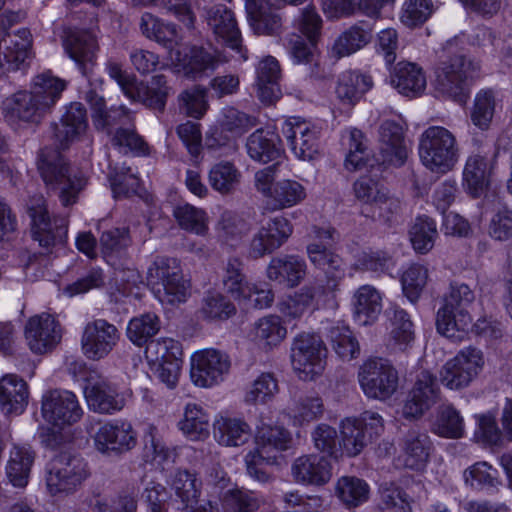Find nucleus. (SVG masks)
I'll return each mask as SVG.
<instances>
[{"instance_id": "f257e3e1", "label": "nucleus", "mask_w": 512, "mask_h": 512, "mask_svg": "<svg viewBox=\"0 0 512 512\" xmlns=\"http://www.w3.org/2000/svg\"><path fill=\"white\" fill-rule=\"evenodd\" d=\"M338 241L332 227H315L312 241L307 245L311 264L325 275V284L305 285L278 303V310L287 319H299L308 310H318L335 305L336 292L345 278L342 258L331 249Z\"/></svg>"}, {"instance_id": "f03ea898", "label": "nucleus", "mask_w": 512, "mask_h": 512, "mask_svg": "<svg viewBox=\"0 0 512 512\" xmlns=\"http://www.w3.org/2000/svg\"><path fill=\"white\" fill-rule=\"evenodd\" d=\"M89 103L95 127L106 130L115 147L125 153L128 151L137 155H148L150 153L148 144L131 126L132 115L126 107L121 105L107 110L104 99L97 95H91Z\"/></svg>"}, {"instance_id": "7ed1b4c3", "label": "nucleus", "mask_w": 512, "mask_h": 512, "mask_svg": "<svg viewBox=\"0 0 512 512\" xmlns=\"http://www.w3.org/2000/svg\"><path fill=\"white\" fill-rule=\"evenodd\" d=\"M475 301L474 291L465 283L453 282L437 311V331L454 340H461L469 332L473 318L470 307Z\"/></svg>"}, {"instance_id": "20e7f679", "label": "nucleus", "mask_w": 512, "mask_h": 512, "mask_svg": "<svg viewBox=\"0 0 512 512\" xmlns=\"http://www.w3.org/2000/svg\"><path fill=\"white\" fill-rule=\"evenodd\" d=\"M38 170L46 186L58 192L64 206L74 204L86 184L84 174L69 166L58 151L42 149L38 158Z\"/></svg>"}, {"instance_id": "39448f33", "label": "nucleus", "mask_w": 512, "mask_h": 512, "mask_svg": "<svg viewBox=\"0 0 512 512\" xmlns=\"http://www.w3.org/2000/svg\"><path fill=\"white\" fill-rule=\"evenodd\" d=\"M418 154L428 170L445 174L454 168L459 159L456 137L445 127L430 126L420 136Z\"/></svg>"}, {"instance_id": "423d86ee", "label": "nucleus", "mask_w": 512, "mask_h": 512, "mask_svg": "<svg viewBox=\"0 0 512 512\" xmlns=\"http://www.w3.org/2000/svg\"><path fill=\"white\" fill-rule=\"evenodd\" d=\"M148 279L161 303L179 304L190 296V283L184 279L179 262L174 258H157L148 269Z\"/></svg>"}, {"instance_id": "0eeeda50", "label": "nucleus", "mask_w": 512, "mask_h": 512, "mask_svg": "<svg viewBox=\"0 0 512 512\" xmlns=\"http://www.w3.org/2000/svg\"><path fill=\"white\" fill-rule=\"evenodd\" d=\"M291 366L302 381L322 376L327 364V348L320 336L302 333L294 338L290 353Z\"/></svg>"}, {"instance_id": "6e6552de", "label": "nucleus", "mask_w": 512, "mask_h": 512, "mask_svg": "<svg viewBox=\"0 0 512 512\" xmlns=\"http://www.w3.org/2000/svg\"><path fill=\"white\" fill-rule=\"evenodd\" d=\"M478 66L463 55L442 61L435 71V90L463 105L466 103L468 83L476 76Z\"/></svg>"}, {"instance_id": "1a4fd4ad", "label": "nucleus", "mask_w": 512, "mask_h": 512, "mask_svg": "<svg viewBox=\"0 0 512 512\" xmlns=\"http://www.w3.org/2000/svg\"><path fill=\"white\" fill-rule=\"evenodd\" d=\"M485 363L481 349L473 346L464 347L441 367L439 380L449 390L465 389L480 376Z\"/></svg>"}, {"instance_id": "9d476101", "label": "nucleus", "mask_w": 512, "mask_h": 512, "mask_svg": "<svg viewBox=\"0 0 512 512\" xmlns=\"http://www.w3.org/2000/svg\"><path fill=\"white\" fill-rule=\"evenodd\" d=\"M384 430L383 418L376 412L365 411L359 417H347L340 422L341 456L356 457L375 436Z\"/></svg>"}, {"instance_id": "9b49d317", "label": "nucleus", "mask_w": 512, "mask_h": 512, "mask_svg": "<svg viewBox=\"0 0 512 512\" xmlns=\"http://www.w3.org/2000/svg\"><path fill=\"white\" fill-rule=\"evenodd\" d=\"M360 387L368 398L385 401L398 389V372L393 364L380 357L370 358L360 367Z\"/></svg>"}, {"instance_id": "f8f14e48", "label": "nucleus", "mask_w": 512, "mask_h": 512, "mask_svg": "<svg viewBox=\"0 0 512 512\" xmlns=\"http://www.w3.org/2000/svg\"><path fill=\"white\" fill-rule=\"evenodd\" d=\"M353 190L356 199L361 203L362 213L367 217L390 220L401 208L400 200L372 178H359L354 183Z\"/></svg>"}, {"instance_id": "ddd939ff", "label": "nucleus", "mask_w": 512, "mask_h": 512, "mask_svg": "<svg viewBox=\"0 0 512 512\" xmlns=\"http://www.w3.org/2000/svg\"><path fill=\"white\" fill-rule=\"evenodd\" d=\"M87 464L77 456L61 454L51 463L46 477V486L52 496L73 493L87 478Z\"/></svg>"}, {"instance_id": "4468645a", "label": "nucleus", "mask_w": 512, "mask_h": 512, "mask_svg": "<svg viewBox=\"0 0 512 512\" xmlns=\"http://www.w3.org/2000/svg\"><path fill=\"white\" fill-rule=\"evenodd\" d=\"M27 212L31 218L33 239L41 247L48 249L64 242L67 234V220L59 216H54L51 219L48 214L46 200L42 195H36L29 199Z\"/></svg>"}, {"instance_id": "2eb2a0df", "label": "nucleus", "mask_w": 512, "mask_h": 512, "mask_svg": "<svg viewBox=\"0 0 512 512\" xmlns=\"http://www.w3.org/2000/svg\"><path fill=\"white\" fill-rule=\"evenodd\" d=\"M190 362L191 380L201 388H211L222 383L231 368L229 355L215 348H206L194 352Z\"/></svg>"}, {"instance_id": "dca6fc26", "label": "nucleus", "mask_w": 512, "mask_h": 512, "mask_svg": "<svg viewBox=\"0 0 512 512\" xmlns=\"http://www.w3.org/2000/svg\"><path fill=\"white\" fill-rule=\"evenodd\" d=\"M281 131L298 159L311 161L320 154L321 128L315 123L300 117H290L284 121Z\"/></svg>"}, {"instance_id": "f3484780", "label": "nucleus", "mask_w": 512, "mask_h": 512, "mask_svg": "<svg viewBox=\"0 0 512 512\" xmlns=\"http://www.w3.org/2000/svg\"><path fill=\"white\" fill-rule=\"evenodd\" d=\"M97 451L103 454L123 452L136 446L137 434L132 424L123 419L99 423L88 429Z\"/></svg>"}, {"instance_id": "a211bd4d", "label": "nucleus", "mask_w": 512, "mask_h": 512, "mask_svg": "<svg viewBox=\"0 0 512 512\" xmlns=\"http://www.w3.org/2000/svg\"><path fill=\"white\" fill-rule=\"evenodd\" d=\"M120 332L117 327L104 319L88 322L81 335L83 355L93 361L106 358L117 346Z\"/></svg>"}, {"instance_id": "6ab92c4d", "label": "nucleus", "mask_w": 512, "mask_h": 512, "mask_svg": "<svg viewBox=\"0 0 512 512\" xmlns=\"http://www.w3.org/2000/svg\"><path fill=\"white\" fill-rule=\"evenodd\" d=\"M292 233L293 225L284 216L263 220L250 241L249 256L259 259L272 254L288 240Z\"/></svg>"}, {"instance_id": "aec40b11", "label": "nucleus", "mask_w": 512, "mask_h": 512, "mask_svg": "<svg viewBox=\"0 0 512 512\" xmlns=\"http://www.w3.org/2000/svg\"><path fill=\"white\" fill-rule=\"evenodd\" d=\"M440 388L437 379L428 370L416 375L414 385L403 404L402 415L407 419H418L440 400Z\"/></svg>"}, {"instance_id": "412c9836", "label": "nucleus", "mask_w": 512, "mask_h": 512, "mask_svg": "<svg viewBox=\"0 0 512 512\" xmlns=\"http://www.w3.org/2000/svg\"><path fill=\"white\" fill-rule=\"evenodd\" d=\"M42 414L49 423L62 428L78 422L83 415V410L74 393L67 390H53L43 397Z\"/></svg>"}, {"instance_id": "4be33fe9", "label": "nucleus", "mask_w": 512, "mask_h": 512, "mask_svg": "<svg viewBox=\"0 0 512 512\" xmlns=\"http://www.w3.org/2000/svg\"><path fill=\"white\" fill-rule=\"evenodd\" d=\"M3 114L10 124H39L50 113L46 104L31 91H20L2 103Z\"/></svg>"}, {"instance_id": "5701e85b", "label": "nucleus", "mask_w": 512, "mask_h": 512, "mask_svg": "<svg viewBox=\"0 0 512 512\" xmlns=\"http://www.w3.org/2000/svg\"><path fill=\"white\" fill-rule=\"evenodd\" d=\"M170 60L178 72L190 78H198L208 70H214L220 63L215 51L203 47L178 45L169 52Z\"/></svg>"}, {"instance_id": "b1692460", "label": "nucleus", "mask_w": 512, "mask_h": 512, "mask_svg": "<svg viewBox=\"0 0 512 512\" xmlns=\"http://www.w3.org/2000/svg\"><path fill=\"white\" fill-rule=\"evenodd\" d=\"M322 20L314 7L305 8L298 20L299 30L309 39L307 44L301 36L293 35L288 42L290 55L296 64L311 63L315 57V40L320 34Z\"/></svg>"}, {"instance_id": "393cba45", "label": "nucleus", "mask_w": 512, "mask_h": 512, "mask_svg": "<svg viewBox=\"0 0 512 512\" xmlns=\"http://www.w3.org/2000/svg\"><path fill=\"white\" fill-rule=\"evenodd\" d=\"M29 348L38 354L52 350L60 342L62 329L56 318L48 313L31 317L25 326Z\"/></svg>"}, {"instance_id": "a878e982", "label": "nucleus", "mask_w": 512, "mask_h": 512, "mask_svg": "<svg viewBox=\"0 0 512 512\" xmlns=\"http://www.w3.org/2000/svg\"><path fill=\"white\" fill-rule=\"evenodd\" d=\"M291 476L295 483L304 486L321 487L330 482L333 476L331 462L316 453L297 457L291 464Z\"/></svg>"}, {"instance_id": "bb28decb", "label": "nucleus", "mask_w": 512, "mask_h": 512, "mask_svg": "<svg viewBox=\"0 0 512 512\" xmlns=\"http://www.w3.org/2000/svg\"><path fill=\"white\" fill-rule=\"evenodd\" d=\"M206 20L214 34L226 45L240 54L242 60H247V50L242 47L241 33L234 13L225 5H214L207 10Z\"/></svg>"}, {"instance_id": "cd10ccee", "label": "nucleus", "mask_w": 512, "mask_h": 512, "mask_svg": "<svg viewBox=\"0 0 512 512\" xmlns=\"http://www.w3.org/2000/svg\"><path fill=\"white\" fill-rule=\"evenodd\" d=\"M308 266L302 257L293 254H285L271 258L265 275L268 280L295 288L306 278Z\"/></svg>"}, {"instance_id": "c85d7f7f", "label": "nucleus", "mask_w": 512, "mask_h": 512, "mask_svg": "<svg viewBox=\"0 0 512 512\" xmlns=\"http://www.w3.org/2000/svg\"><path fill=\"white\" fill-rule=\"evenodd\" d=\"M87 114L81 103L70 104L61 118L60 124L55 125L54 137L60 148L65 149L72 143L82 141L87 134Z\"/></svg>"}, {"instance_id": "c756f323", "label": "nucleus", "mask_w": 512, "mask_h": 512, "mask_svg": "<svg viewBox=\"0 0 512 512\" xmlns=\"http://www.w3.org/2000/svg\"><path fill=\"white\" fill-rule=\"evenodd\" d=\"M63 46L69 57L76 62L82 74L88 76L96 59L98 46L95 36L84 30H68Z\"/></svg>"}, {"instance_id": "7c9ffc66", "label": "nucleus", "mask_w": 512, "mask_h": 512, "mask_svg": "<svg viewBox=\"0 0 512 512\" xmlns=\"http://www.w3.org/2000/svg\"><path fill=\"white\" fill-rule=\"evenodd\" d=\"M171 487L185 505L183 512H220L218 506L213 505L211 501L194 506L201 495V482L195 473L178 470L172 478Z\"/></svg>"}, {"instance_id": "2f4dec72", "label": "nucleus", "mask_w": 512, "mask_h": 512, "mask_svg": "<svg viewBox=\"0 0 512 512\" xmlns=\"http://www.w3.org/2000/svg\"><path fill=\"white\" fill-rule=\"evenodd\" d=\"M379 150L383 163L394 166L404 164L408 156V147L400 124L394 121H385L381 124Z\"/></svg>"}, {"instance_id": "473e14b6", "label": "nucleus", "mask_w": 512, "mask_h": 512, "mask_svg": "<svg viewBox=\"0 0 512 512\" xmlns=\"http://www.w3.org/2000/svg\"><path fill=\"white\" fill-rule=\"evenodd\" d=\"M372 87L373 80L370 75L357 70H346L337 78L335 95L344 108L351 109Z\"/></svg>"}, {"instance_id": "72a5a7b5", "label": "nucleus", "mask_w": 512, "mask_h": 512, "mask_svg": "<svg viewBox=\"0 0 512 512\" xmlns=\"http://www.w3.org/2000/svg\"><path fill=\"white\" fill-rule=\"evenodd\" d=\"M495 166L492 157L474 154L468 157L463 170V186L473 197H480L488 188Z\"/></svg>"}, {"instance_id": "f704fd0d", "label": "nucleus", "mask_w": 512, "mask_h": 512, "mask_svg": "<svg viewBox=\"0 0 512 512\" xmlns=\"http://www.w3.org/2000/svg\"><path fill=\"white\" fill-rule=\"evenodd\" d=\"M281 68L273 56L263 58L256 67L257 95L262 103L271 105L281 98Z\"/></svg>"}, {"instance_id": "c9c22d12", "label": "nucleus", "mask_w": 512, "mask_h": 512, "mask_svg": "<svg viewBox=\"0 0 512 512\" xmlns=\"http://www.w3.org/2000/svg\"><path fill=\"white\" fill-rule=\"evenodd\" d=\"M292 442V434L280 425H269L263 420L256 426L255 448L268 454L267 460L280 458V453L286 451Z\"/></svg>"}, {"instance_id": "e433bc0d", "label": "nucleus", "mask_w": 512, "mask_h": 512, "mask_svg": "<svg viewBox=\"0 0 512 512\" xmlns=\"http://www.w3.org/2000/svg\"><path fill=\"white\" fill-rule=\"evenodd\" d=\"M432 442L426 433L410 432L405 440L397 461L404 468L423 471L428 463Z\"/></svg>"}, {"instance_id": "4c0bfd02", "label": "nucleus", "mask_w": 512, "mask_h": 512, "mask_svg": "<svg viewBox=\"0 0 512 512\" xmlns=\"http://www.w3.org/2000/svg\"><path fill=\"white\" fill-rule=\"evenodd\" d=\"M28 398V385L18 375L6 374L0 379V405L5 414L23 413L27 407Z\"/></svg>"}, {"instance_id": "58836bf2", "label": "nucleus", "mask_w": 512, "mask_h": 512, "mask_svg": "<svg viewBox=\"0 0 512 512\" xmlns=\"http://www.w3.org/2000/svg\"><path fill=\"white\" fill-rule=\"evenodd\" d=\"M252 430L250 425L237 417L219 416L213 423L215 441L225 447H239L249 442Z\"/></svg>"}, {"instance_id": "ea45409f", "label": "nucleus", "mask_w": 512, "mask_h": 512, "mask_svg": "<svg viewBox=\"0 0 512 512\" xmlns=\"http://www.w3.org/2000/svg\"><path fill=\"white\" fill-rule=\"evenodd\" d=\"M246 148L251 159L264 164L278 160L284 152L279 135L268 129L253 132L247 139Z\"/></svg>"}, {"instance_id": "a19ab883", "label": "nucleus", "mask_w": 512, "mask_h": 512, "mask_svg": "<svg viewBox=\"0 0 512 512\" xmlns=\"http://www.w3.org/2000/svg\"><path fill=\"white\" fill-rule=\"evenodd\" d=\"M85 396L89 407L95 412L112 414L125 406L124 396L104 380L88 384L85 388Z\"/></svg>"}, {"instance_id": "79ce46f5", "label": "nucleus", "mask_w": 512, "mask_h": 512, "mask_svg": "<svg viewBox=\"0 0 512 512\" xmlns=\"http://www.w3.org/2000/svg\"><path fill=\"white\" fill-rule=\"evenodd\" d=\"M170 90L171 88L168 86L165 76L155 75L148 83H138L135 80L133 89L131 93H128L127 98L162 111L166 105Z\"/></svg>"}, {"instance_id": "37998d69", "label": "nucleus", "mask_w": 512, "mask_h": 512, "mask_svg": "<svg viewBox=\"0 0 512 512\" xmlns=\"http://www.w3.org/2000/svg\"><path fill=\"white\" fill-rule=\"evenodd\" d=\"M383 294L374 286H360L353 295V306L356 320L361 325L375 322L382 312Z\"/></svg>"}, {"instance_id": "c03bdc74", "label": "nucleus", "mask_w": 512, "mask_h": 512, "mask_svg": "<svg viewBox=\"0 0 512 512\" xmlns=\"http://www.w3.org/2000/svg\"><path fill=\"white\" fill-rule=\"evenodd\" d=\"M287 337L283 319L274 314L259 318L253 327L252 338L255 344L265 351L278 347Z\"/></svg>"}, {"instance_id": "a18cd8bd", "label": "nucleus", "mask_w": 512, "mask_h": 512, "mask_svg": "<svg viewBox=\"0 0 512 512\" xmlns=\"http://www.w3.org/2000/svg\"><path fill=\"white\" fill-rule=\"evenodd\" d=\"M323 399L317 394L301 396L286 408V416L294 427H303L324 414Z\"/></svg>"}, {"instance_id": "49530a36", "label": "nucleus", "mask_w": 512, "mask_h": 512, "mask_svg": "<svg viewBox=\"0 0 512 512\" xmlns=\"http://www.w3.org/2000/svg\"><path fill=\"white\" fill-rule=\"evenodd\" d=\"M35 455L29 446L14 445L6 464V477L14 487L23 488L28 484Z\"/></svg>"}, {"instance_id": "de8ad7c7", "label": "nucleus", "mask_w": 512, "mask_h": 512, "mask_svg": "<svg viewBox=\"0 0 512 512\" xmlns=\"http://www.w3.org/2000/svg\"><path fill=\"white\" fill-rule=\"evenodd\" d=\"M209 414L196 403H187L177 427L191 441H204L209 437Z\"/></svg>"}, {"instance_id": "09e8293b", "label": "nucleus", "mask_w": 512, "mask_h": 512, "mask_svg": "<svg viewBox=\"0 0 512 512\" xmlns=\"http://www.w3.org/2000/svg\"><path fill=\"white\" fill-rule=\"evenodd\" d=\"M140 30L146 38L162 45L168 49L169 52L179 45L181 39L176 25L165 23L150 13H144L142 15Z\"/></svg>"}, {"instance_id": "8fccbe9b", "label": "nucleus", "mask_w": 512, "mask_h": 512, "mask_svg": "<svg viewBox=\"0 0 512 512\" xmlns=\"http://www.w3.org/2000/svg\"><path fill=\"white\" fill-rule=\"evenodd\" d=\"M0 65L6 70H17L31 57L32 36L28 29H20L9 35Z\"/></svg>"}, {"instance_id": "3c124183", "label": "nucleus", "mask_w": 512, "mask_h": 512, "mask_svg": "<svg viewBox=\"0 0 512 512\" xmlns=\"http://www.w3.org/2000/svg\"><path fill=\"white\" fill-rule=\"evenodd\" d=\"M392 84L403 95L418 96L426 88V77L418 65L399 62L392 75Z\"/></svg>"}, {"instance_id": "603ef678", "label": "nucleus", "mask_w": 512, "mask_h": 512, "mask_svg": "<svg viewBox=\"0 0 512 512\" xmlns=\"http://www.w3.org/2000/svg\"><path fill=\"white\" fill-rule=\"evenodd\" d=\"M415 341L414 325L408 313L403 309H396L390 318L389 336L387 346L393 351L405 352Z\"/></svg>"}, {"instance_id": "864d4df0", "label": "nucleus", "mask_w": 512, "mask_h": 512, "mask_svg": "<svg viewBox=\"0 0 512 512\" xmlns=\"http://www.w3.org/2000/svg\"><path fill=\"white\" fill-rule=\"evenodd\" d=\"M242 266L239 259H230L222 277L225 291L238 301L249 300L256 290V283L247 280Z\"/></svg>"}, {"instance_id": "5fc2aeb1", "label": "nucleus", "mask_w": 512, "mask_h": 512, "mask_svg": "<svg viewBox=\"0 0 512 512\" xmlns=\"http://www.w3.org/2000/svg\"><path fill=\"white\" fill-rule=\"evenodd\" d=\"M371 39V29L355 24L342 32L331 47V55L335 59L347 57L362 49Z\"/></svg>"}, {"instance_id": "6e6d98bb", "label": "nucleus", "mask_w": 512, "mask_h": 512, "mask_svg": "<svg viewBox=\"0 0 512 512\" xmlns=\"http://www.w3.org/2000/svg\"><path fill=\"white\" fill-rule=\"evenodd\" d=\"M235 305L223 294L210 291L202 299L198 318L206 322H222L236 314Z\"/></svg>"}, {"instance_id": "4d7b16f0", "label": "nucleus", "mask_w": 512, "mask_h": 512, "mask_svg": "<svg viewBox=\"0 0 512 512\" xmlns=\"http://www.w3.org/2000/svg\"><path fill=\"white\" fill-rule=\"evenodd\" d=\"M335 494L345 506L358 507L368 501L370 487L358 477L342 476L336 482Z\"/></svg>"}, {"instance_id": "13d9d810", "label": "nucleus", "mask_w": 512, "mask_h": 512, "mask_svg": "<svg viewBox=\"0 0 512 512\" xmlns=\"http://www.w3.org/2000/svg\"><path fill=\"white\" fill-rule=\"evenodd\" d=\"M240 170L229 161L214 164L208 173L210 186L222 195L233 193L241 182Z\"/></svg>"}, {"instance_id": "bf43d9fd", "label": "nucleus", "mask_w": 512, "mask_h": 512, "mask_svg": "<svg viewBox=\"0 0 512 512\" xmlns=\"http://www.w3.org/2000/svg\"><path fill=\"white\" fill-rule=\"evenodd\" d=\"M432 432L448 439H460L465 436V423L460 412L452 405H444L438 410Z\"/></svg>"}, {"instance_id": "052dcab7", "label": "nucleus", "mask_w": 512, "mask_h": 512, "mask_svg": "<svg viewBox=\"0 0 512 512\" xmlns=\"http://www.w3.org/2000/svg\"><path fill=\"white\" fill-rule=\"evenodd\" d=\"M279 393L278 380L273 373L259 374L247 387L244 401L250 405H266Z\"/></svg>"}, {"instance_id": "680f3d73", "label": "nucleus", "mask_w": 512, "mask_h": 512, "mask_svg": "<svg viewBox=\"0 0 512 512\" xmlns=\"http://www.w3.org/2000/svg\"><path fill=\"white\" fill-rule=\"evenodd\" d=\"M265 500L262 494L244 489L228 490L222 498L223 512H258Z\"/></svg>"}, {"instance_id": "e2e57ef3", "label": "nucleus", "mask_w": 512, "mask_h": 512, "mask_svg": "<svg viewBox=\"0 0 512 512\" xmlns=\"http://www.w3.org/2000/svg\"><path fill=\"white\" fill-rule=\"evenodd\" d=\"M307 196L305 187L295 180L275 182L270 203L273 210H282L300 204Z\"/></svg>"}, {"instance_id": "0e129e2a", "label": "nucleus", "mask_w": 512, "mask_h": 512, "mask_svg": "<svg viewBox=\"0 0 512 512\" xmlns=\"http://www.w3.org/2000/svg\"><path fill=\"white\" fill-rule=\"evenodd\" d=\"M467 486L476 489L496 488L501 484L498 470L486 461H479L469 466L463 473Z\"/></svg>"}, {"instance_id": "69168bd1", "label": "nucleus", "mask_w": 512, "mask_h": 512, "mask_svg": "<svg viewBox=\"0 0 512 512\" xmlns=\"http://www.w3.org/2000/svg\"><path fill=\"white\" fill-rule=\"evenodd\" d=\"M145 357L152 365L179 360L182 357L181 343L169 337L151 340L146 345Z\"/></svg>"}, {"instance_id": "338daca9", "label": "nucleus", "mask_w": 512, "mask_h": 512, "mask_svg": "<svg viewBox=\"0 0 512 512\" xmlns=\"http://www.w3.org/2000/svg\"><path fill=\"white\" fill-rule=\"evenodd\" d=\"M66 87L65 80L54 76L51 72H44L35 77L31 90L41 99L43 104H46L51 112Z\"/></svg>"}, {"instance_id": "774afa93", "label": "nucleus", "mask_w": 512, "mask_h": 512, "mask_svg": "<svg viewBox=\"0 0 512 512\" xmlns=\"http://www.w3.org/2000/svg\"><path fill=\"white\" fill-rule=\"evenodd\" d=\"M161 322L154 313L132 318L127 326V337L137 346L147 345L148 340L160 330Z\"/></svg>"}]
</instances>
